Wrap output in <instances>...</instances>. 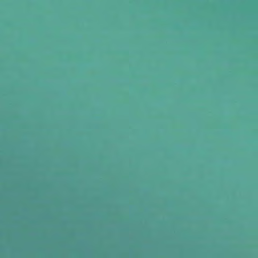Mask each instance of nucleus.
Returning <instances> with one entry per match:
<instances>
[{
	"mask_svg": "<svg viewBox=\"0 0 258 258\" xmlns=\"http://www.w3.org/2000/svg\"><path fill=\"white\" fill-rule=\"evenodd\" d=\"M110 17H112V15H110Z\"/></svg>",
	"mask_w": 258,
	"mask_h": 258,
	"instance_id": "6e6552de",
	"label": "nucleus"
},
{
	"mask_svg": "<svg viewBox=\"0 0 258 258\" xmlns=\"http://www.w3.org/2000/svg\"><path fill=\"white\" fill-rule=\"evenodd\" d=\"M13 17H15V16L14 14H13Z\"/></svg>",
	"mask_w": 258,
	"mask_h": 258,
	"instance_id": "39448f33",
	"label": "nucleus"
},
{
	"mask_svg": "<svg viewBox=\"0 0 258 258\" xmlns=\"http://www.w3.org/2000/svg\"><path fill=\"white\" fill-rule=\"evenodd\" d=\"M13 249H15V247H13Z\"/></svg>",
	"mask_w": 258,
	"mask_h": 258,
	"instance_id": "423d86ee",
	"label": "nucleus"
},
{
	"mask_svg": "<svg viewBox=\"0 0 258 258\" xmlns=\"http://www.w3.org/2000/svg\"><path fill=\"white\" fill-rule=\"evenodd\" d=\"M21 17H17V21H18L19 20V18H21ZM38 18H41L42 17H38ZM113 18H116V17H112ZM118 17H116V18H117Z\"/></svg>",
	"mask_w": 258,
	"mask_h": 258,
	"instance_id": "f257e3e1",
	"label": "nucleus"
},
{
	"mask_svg": "<svg viewBox=\"0 0 258 258\" xmlns=\"http://www.w3.org/2000/svg\"><path fill=\"white\" fill-rule=\"evenodd\" d=\"M68 17H70V15H68Z\"/></svg>",
	"mask_w": 258,
	"mask_h": 258,
	"instance_id": "0eeeda50",
	"label": "nucleus"
},
{
	"mask_svg": "<svg viewBox=\"0 0 258 258\" xmlns=\"http://www.w3.org/2000/svg\"><path fill=\"white\" fill-rule=\"evenodd\" d=\"M13 188L14 189L15 188V181H14V183H13Z\"/></svg>",
	"mask_w": 258,
	"mask_h": 258,
	"instance_id": "f03ea898",
	"label": "nucleus"
},
{
	"mask_svg": "<svg viewBox=\"0 0 258 258\" xmlns=\"http://www.w3.org/2000/svg\"><path fill=\"white\" fill-rule=\"evenodd\" d=\"M13 214L14 215L15 214V210L14 209L13 210Z\"/></svg>",
	"mask_w": 258,
	"mask_h": 258,
	"instance_id": "7ed1b4c3",
	"label": "nucleus"
},
{
	"mask_svg": "<svg viewBox=\"0 0 258 258\" xmlns=\"http://www.w3.org/2000/svg\"><path fill=\"white\" fill-rule=\"evenodd\" d=\"M20 16L19 15L17 14V17Z\"/></svg>",
	"mask_w": 258,
	"mask_h": 258,
	"instance_id": "20e7f679",
	"label": "nucleus"
}]
</instances>
